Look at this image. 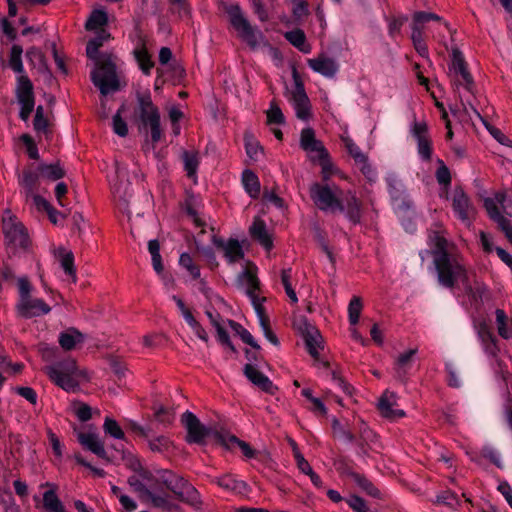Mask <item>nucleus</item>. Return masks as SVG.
Returning a JSON list of instances; mask_svg holds the SVG:
<instances>
[{
	"label": "nucleus",
	"instance_id": "1",
	"mask_svg": "<svg viewBox=\"0 0 512 512\" xmlns=\"http://www.w3.org/2000/svg\"><path fill=\"white\" fill-rule=\"evenodd\" d=\"M310 197L316 207L323 212L344 213L353 223L361 218V201L352 191L346 193L332 182L313 183L309 189Z\"/></svg>",
	"mask_w": 512,
	"mask_h": 512
},
{
	"label": "nucleus",
	"instance_id": "2",
	"mask_svg": "<svg viewBox=\"0 0 512 512\" xmlns=\"http://www.w3.org/2000/svg\"><path fill=\"white\" fill-rule=\"evenodd\" d=\"M109 38L110 34L106 30L101 29L97 35L88 42L86 47L87 56L94 62L91 80L102 95H107L119 89L115 56L111 53H99V48Z\"/></svg>",
	"mask_w": 512,
	"mask_h": 512
},
{
	"label": "nucleus",
	"instance_id": "3",
	"mask_svg": "<svg viewBox=\"0 0 512 512\" xmlns=\"http://www.w3.org/2000/svg\"><path fill=\"white\" fill-rule=\"evenodd\" d=\"M489 218L494 221L512 244V193L499 191L484 199Z\"/></svg>",
	"mask_w": 512,
	"mask_h": 512
},
{
	"label": "nucleus",
	"instance_id": "4",
	"mask_svg": "<svg viewBox=\"0 0 512 512\" xmlns=\"http://www.w3.org/2000/svg\"><path fill=\"white\" fill-rule=\"evenodd\" d=\"M439 283L452 288L456 283L460 285L469 277L463 259L454 253H442L434 259Z\"/></svg>",
	"mask_w": 512,
	"mask_h": 512
},
{
	"label": "nucleus",
	"instance_id": "5",
	"mask_svg": "<svg viewBox=\"0 0 512 512\" xmlns=\"http://www.w3.org/2000/svg\"><path fill=\"white\" fill-rule=\"evenodd\" d=\"M17 288L19 297L16 310L19 316L23 318H33L50 312L51 308L47 303L32 295L34 288L27 277L18 278Z\"/></svg>",
	"mask_w": 512,
	"mask_h": 512
},
{
	"label": "nucleus",
	"instance_id": "6",
	"mask_svg": "<svg viewBox=\"0 0 512 512\" xmlns=\"http://www.w3.org/2000/svg\"><path fill=\"white\" fill-rule=\"evenodd\" d=\"M226 12L229 16L231 25L237 32L238 37L252 50H256L266 44L263 33L258 28L253 27L250 24L238 5L228 6Z\"/></svg>",
	"mask_w": 512,
	"mask_h": 512
},
{
	"label": "nucleus",
	"instance_id": "7",
	"mask_svg": "<svg viewBox=\"0 0 512 512\" xmlns=\"http://www.w3.org/2000/svg\"><path fill=\"white\" fill-rule=\"evenodd\" d=\"M45 372L52 382L65 391H75L79 386L81 372L71 358L46 366Z\"/></svg>",
	"mask_w": 512,
	"mask_h": 512
},
{
	"label": "nucleus",
	"instance_id": "8",
	"mask_svg": "<svg viewBox=\"0 0 512 512\" xmlns=\"http://www.w3.org/2000/svg\"><path fill=\"white\" fill-rule=\"evenodd\" d=\"M449 75L455 86L456 91L460 94V89L472 92L474 81L467 69L462 52L458 48H453L451 52V63L449 64Z\"/></svg>",
	"mask_w": 512,
	"mask_h": 512
},
{
	"label": "nucleus",
	"instance_id": "9",
	"mask_svg": "<svg viewBox=\"0 0 512 512\" xmlns=\"http://www.w3.org/2000/svg\"><path fill=\"white\" fill-rule=\"evenodd\" d=\"M3 233L5 243L9 249L15 250L17 248H25L28 244L27 232L16 217L12 216L9 212L3 216Z\"/></svg>",
	"mask_w": 512,
	"mask_h": 512
},
{
	"label": "nucleus",
	"instance_id": "10",
	"mask_svg": "<svg viewBox=\"0 0 512 512\" xmlns=\"http://www.w3.org/2000/svg\"><path fill=\"white\" fill-rule=\"evenodd\" d=\"M15 95L20 105L19 117L27 122L35 106L33 84L27 75H19L15 87Z\"/></svg>",
	"mask_w": 512,
	"mask_h": 512
},
{
	"label": "nucleus",
	"instance_id": "11",
	"mask_svg": "<svg viewBox=\"0 0 512 512\" xmlns=\"http://www.w3.org/2000/svg\"><path fill=\"white\" fill-rule=\"evenodd\" d=\"M255 269L256 268L254 266H250L244 269L238 276V284L241 288L244 289L245 294L251 300L256 314H260L261 308H263V299H260L256 294L259 281L256 277Z\"/></svg>",
	"mask_w": 512,
	"mask_h": 512
},
{
	"label": "nucleus",
	"instance_id": "12",
	"mask_svg": "<svg viewBox=\"0 0 512 512\" xmlns=\"http://www.w3.org/2000/svg\"><path fill=\"white\" fill-rule=\"evenodd\" d=\"M410 132L417 142V151L424 161H429L432 155V143L428 135V126L424 121H414Z\"/></svg>",
	"mask_w": 512,
	"mask_h": 512
},
{
	"label": "nucleus",
	"instance_id": "13",
	"mask_svg": "<svg viewBox=\"0 0 512 512\" xmlns=\"http://www.w3.org/2000/svg\"><path fill=\"white\" fill-rule=\"evenodd\" d=\"M181 422L187 430V441L189 443H202L211 434V430L202 425L199 419L190 411H186Z\"/></svg>",
	"mask_w": 512,
	"mask_h": 512
},
{
	"label": "nucleus",
	"instance_id": "14",
	"mask_svg": "<svg viewBox=\"0 0 512 512\" xmlns=\"http://www.w3.org/2000/svg\"><path fill=\"white\" fill-rule=\"evenodd\" d=\"M295 87L291 92L290 101L295 110L296 116L301 120H307L310 116V102L302 82L294 71Z\"/></svg>",
	"mask_w": 512,
	"mask_h": 512
},
{
	"label": "nucleus",
	"instance_id": "15",
	"mask_svg": "<svg viewBox=\"0 0 512 512\" xmlns=\"http://www.w3.org/2000/svg\"><path fill=\"white\" fill-rule=\"evenodd\" d=\"M452 206L457 218L469 227L471 225V220L475 215V208L471 204L469 197L462 189H456L454 191Z\"/></svg>",
	"mask_w": 512,
	"mask_h": 512
},
{
	"label": "nucleus",
	"instance_id": "16",
	"mask_svg": "<svg viewBox=\"0 0 512 512\" xmlns=\"http://www.w3.org/2000/svg\"><path fill=\"white\" fill-rule=\"evenodd\" d=\"M300 147L314 162L321 156H327V149L324 147L323 143L316 138L315 131L310 127L304 128L301 131Z\"/></svg>",
	"mask_w": 512,
	"mask_h": 512
},
{
	"label": "nucleus",
	"instance_id": "17",
	"mask_svg": "<svg viewBox=\"0 0 512 512\" xmlns=\"http://www.w3.org/2000/svg\"><path fill=\"white\" fill-rule=\"evenodd\" d=\"M387 183L394 209L406 211L412 208V201L403 189L401 182L396 177L391 176L387 179Z\"/></svg>",
	"mask_w": 512,
	"mask_h": 512
},
{
	"label": "nucleus",
	"instance_id": "18",
	"mask_svg": "<svg viewBox=\"0 0 512 512\" xmlns=\"http://www.w3.org/2000/svg\"><path fill=\"white\" fill-rule=\"evenodd\" d=\"M307 64L314 72L326 78H334L339 71L337 61L325 54H320L316 58L308 59Z\"/></svg>",
	"mask_w": 512,
	"mask_h": 512
},
{
	"label": "nucleus",
	"instance_id": "19",
	"mask_svg": "<svg viewBox=\"0 0 512 512\" xmlns=\"http://www.w3.org/2000/svg\"><path fill=\"white\" fill-rule=\"evenodd\" d=\"M41 177L38 170L34 171L32 169H26L18 175L21 193L27 202L29 201L30 195H33V193H36L38 190Z\"/></svg>",
	"mask_w": 512,
	"mask_h": 512
},
{
	"label": "nucleus",
	"instance_id": "20",
	"mask_svg": "<svg viewBox=\"0 0 512 512\" xmlns=\"http://www.w3.org/2000/svg\"><path fill=\"white\" fill-rule=\"evenodd\" d=\"M77 439L79 443L87 450L96 454L98 457L106 459L107 452L104 443L95 432H78Z\"/></svg>",
	"mask_w": 512,
	"mask_h": 512
},
{
	"label": "nucleus",
	"instance_id": "21",
	"mask_svg": "<svg viewBox=\"0 0 512 512\" xmlns=\"http://www.w3.org/2000/svg\"><path fill=\"white\" fill-rule=\"evenodd\" d=\"M378 408L382 416L389 419L401 418L405 412L397 408V396L393 392H385L379 399Z\"/></svg>",
	"mask_w": 512,
	"mask_h": 512
},
{
	"label": "nucleus",
	"instance_id": "22",
	"mask_svg": "<svg viewBox=\"0 0 512 512\" xmlns=\"http://www.w3.org/2000/svg\"><path fill=\"white\" fill-rule=\"evenodd\" d=\"M139 116L143 124L160 117L157 107L153 104L150 93H144L137 97Z\"/></svg>",
	"mask_w": 512,
	"mask_h": 512
},
{
	"label": "nucleus",
	"instance_id": "23",
	"mask_svg": "<svg viewBox=\"0 0 512 512\" xmlns=\"http://www.w3.org/2000/svg\"><path fill=\"white\" fill-rule=\"evenodd\" d=\"M244 374L254 385L258 386L261 390L273 394L275 389L273 383L255 366L246 364L244 367Z\"/></svg>",
	"mask_w": 512,
	"mask_h": 512
},
{
	"label": "nucleus",
	"instance_id": "24",
	"mask_svg": "<svg viewBox=\"0 0 512 512\" xmlns=\"http://www.w3.org/2000/svg\"><path fill=\"white\" fill-rule=\"evenodd\" d=\"M250 235L253 239L259 242L266 250L273 247V240L267 230L265 222L260 218H255L250 226Z\"/></svg>",
	"mask_w": 512,
	"mask_h": 512
},
{
	"label": "nucleus",
	"instance_id": "25",
	"mask_svg": "<svg viewBox=\"0 0 512 512\" xmlns=\"http://www.w3.org/2000/svg\"><path fill=\"white\" fill-rule=\"evenodd\" d=\"M465 294L474 302H482L488 293L487 286L474 278L470 279V276L461 285Z\"/></svg>",
	"mask_w": 512,
	"mask_h": 512
},
{
	"label": "nucleus",
	"instance_id": "26",
	"mask_svg": "<svg viewBox=\"0 0 512 512\" xmlns=\"http://www.w3.org/2000/svg\"><path fill=\"white\" fill-rule=\"evenodd\" d=\"M216 245L221 247L225 259L229 264L238 262L244 257V252L238 240L229 239L228 241H216Z\"/></svg>",
	"mask_w": 512,
	"mask_h": 512
},
{
	"label": "nucleus",
	"instance_id": "27",
	"mask_svg": "<svg viewBox=\"0 0 512 512\" xmlns=\"http://www.w3.org/2000/svg\"><path fill=\"white\" fill-rule=\"evenodd\" d=\"M216 439L226 448L230 449L235 445L240 448L242 453L247 458H253L255 455V451L250 447V445L240 439H238L234 435L224 434V433H215Z\"/></svg>",
	"mask_w": 512,
	"mask_h": 512
},
{
	"label": "nucleus",
	"instance_id": "28",
	"mask_svg": "<svg viewBox=\"0 0 512 512\" xmlns=\"http://www.w3.org/2000/svg\"><path fill=\"white\" fill-rule=\"evenodd\" d=\"M42 486L50 487L43 494V507L45 510L47 512H65L64 505L56 494V486L49 482L42 484Z\"/></svg>",
	"mask_w": 512,
	"mask_h": 512
},
{
	"label": "nucleus",
	"instance_id": "29",
	"mask_svg": "<svg viewBox=\"0 0 512 512\" xmlns=\"http://www.w3.org/2000/svg\"><path fill=\"white\" fill-rule=\"evenodd\" d=\"M214 482L224 490L235 493H243L247 490V484L244 481L229 474L215 478Z\"/></svg>",
	"mask_w": 512,
	"mask_h": 512
},
{
	"label": "nucleus",
	"instance_id": "30",
	"mask_svg": "<svg viewBox=\"0 0 512 512\" xmlns=\"http://www.w3.org/2000/svg\"><path fill=\"white\" fill-rule=\"evenodd\" d=\"M284 37L291 45H293L302 53L308 54L311 52V45L306 42V36L303 30L294 29L287 31L284 34Z\"/></svg>",
	"mask_w": 512,
	"mask_h": 512
},
{
	"label": "nucleus",
	"instance_id": "31",
	"mask_svg": "<svg viewBox=\"0 0 512 512\" xmlns=\"http://www.w3.org/2000/svg\"><path fill=\"white\" fill-rule=\"evenodd\" d=\"M417 353V349H410L400 354L395 361V374L398 379L403 380L407 371L411 368L412 358Z\"/></svg>",
	"mask_w": 512,
	"mask_h": 512
},
{
	"label": "nucleus",
	"instance_id": "32",
	"mask_svg": "<svg viewBox=\"0 0 512 512\" xmlns=\"http://www.w3.org/2000/svg\"><path fill=\"white\" fill-rule=\"evenodd\" d=\"M134 57L145 75H149L154 63L143 43L139 44L133 51Z\"/></svg>",
	"mask_w": 512,
	"mask_h": 512
},
{
	"label": "nucleus",
	"instance_id": "33",
	"mask_svg": "<svg viewBox=\"0 0 512 512\" xmlns=\"http://www.w3.org/2000/svg\"><path fill=\"white\" fill-rule=\"evenodd\" d=\"M242 183L245 191L251 198H257L260 194V182L257 175L250 171L245 170L242 174Z\"/></svg>",
	"mask_w": 512,
	"mask_h": 512
},
{
	"label": "nucleus",
	"instance_id": "34",
	"mask_svg": "<svg viewBox=\"0 0 512 512\" xmlns=\"http://www.w3.org/2000/svg\"><path fill=\"white\" fill-rule=\"evenodd\" d=\"M428 244L433 248L432 255L434 259L442 253H450L447 250V240L440 231H430L428 234Z\"/></svg>",
	"mask_w": 512,
	"mask_h": 512
},
{
	"label": "nucleus",
	"instance_id": "35",
	"mask_svg": "<svg viewBox=\"0 0 512 512\" xmlns=\"http://www.w3.org/2000/svg\"><path fill=\"white\" fill-rule=\"evenodd\" d=\"M305 344L310 355L316 358L321 347V336L314 327H309L307 329L305 334Z\"/></svg>",
	"mask_w": 512,
	"mask_h": 512
},
{
	"label": "nucleus",
	"instance_id": "36",
	"mask_svg": "<svg viewBox=\"0 0 512 512\" xmlns=\"http://www.w3.org/2000/svg\"><path fill=\"white\" fill-rule=\"evenodd\" d=\"M316 161L321 166L322 183L330 182V178L336 175L343 178L342 173L332 164L328 153L327 156H321Z\"/></svg>",
	"mask_w": 512,
	"mask_h": 512
},
{
	"label": "nucleus",
	"instance_id": "37",
	"mask_svg": "<svg viewBox=\"0 0 512 512\" xmlns=\"http://www.w3.org/2000/svg\"><path fill=\"white\" fill-rule=\"evenodd\" d=\"M38 171L42 178H46L51 181H57L65 176V171L59 163L54 164H40Z\"/></svg>",
	"mask_w": 512,
	"mask_h": 512
},
{
	"label": "nucleus",
	"instance_id": "38",
	"mask_svg": "<svg viewBox=\"0 0 512 512\" xmlns=\"http://www.w3.org/2000/svg\"><path fill=\"white\" fill-rule=\"evenodd\" d=\"M60 253V264L65 274L71 279L73 283L76 282V270L74 267V256L71 251L61 249Z\"/></svg>",
	"mask_w": 512,
	"mask_h": 512
},
{
	"label": "nucleus",
	"instance_id": "39",
	"mask_svg": "<svg viewBox=\"0 0 512 512\" xmlns=\"http://www.w3.org/2000/svg\"><path fill=\"white\" fill-rule=\"evenodd\" d=\"M495 316L498 334L504 339L511 338L512 328L509 325V319L505 311L502 309H497L495 311Z\"/></svg>",
	"mask_w": 512,
	"mask_h": 512
},
{
	"label": "nucleus",
	"instance_id": "40",
	"mask_svg": "<svg viewBox=\"0 0 512 512\" xmlns=\"http://www.w3.org/2000/svg\"><path fill=\"white\" fill-rule=\"evenodd\" d=\"M144 501L150 503L156 508L165 510H170L173 507L170 497L166 493H155L150 490L149 495H146Z\"/></svg>",
	"mask_w": 512,
	"mask_h": 512
},
{
	"label": "nucleus",
	"instance_id": "41",
	"mask_svg": "<svg viewBox=\"0 0 512 512\" xmlns=\"http://www.w3.org/2000/svg\"><path fill=\"white\" fill-rule=\"evenodd\" d=\"M184 170L189 178H195L199 165V157L197 152L184 151L183 155Z\"/></svg>",
	"mask_w": 512,
	"mask_h": 512
},
{
	"label": "nucleus",
	"instance_id": "42",
	"mask_svg": "<svg viewBox=\"0 0 512 512\" xmlns=\"http://www.w3.org/2000/svg\"><path fill=\"white\" fill-rule=\"evenodd\" d=\"M151 451L157 453H168L173 448V442L166 436H157L148 440Z\"/></svg>",
	"mask_w": 512,
	"mask_h": 512
},
{
	"label": "nucleus",
	"instance_id": "43",
	"mask_svg": "<svg viewBox=\"0 0 512 512\" xmlns=\"http://www.w3.org/2000/svg\"><path fill=\"white\" fill-rule=\"evenodd\" d=\"M22 47L19 45H13L10 51L9 67L19 75L24 74V66L22 63Z\"/></svg>",
	"mask_w": 512,
	"mask_h": 512
},
{
	"label": "nucleus",
	"instance_id": "44",
	"mask_svg": "<svg viewBox=\"0 0 512 512\" xmlns=\"http://www.w3.org/2000/svg\"><path fill=\"white\" fill-rule=\"evenodd\" d=\"M82 341V335L76 330H69L59 335V344L64 350H72Z\"/></svg>",
	"mask_w": 512,
	"mask_h": 512
},
{
	"label": "nucleus",
	"instance_id": "45",
	"mask_svg": "<svg viewBox=\"0 0 512 512\" xmlns=\"http://www.w3.org/2000/svg\"><path fill=\"white\" fill-rule=\"evenodd\" d=\"M227 323L230 326V328L241 338V340L244 343L250 345L254 349L260 348V346L254 340L251 333L247 329H245L241 324H239L233 320H228Z\"/></svg>",
	"mask_w": 512,
	"mask_h": 512
},
{
	"label": "nucleus",
	"instance_id": "46",
	"mask_svg": "<svg viewBox=\"0 0 512 512\" xmlns=\"http://www.w3.org/2000/svg\"><path fill=\"white\" fill-rule=\"evenodd\" d=\"M178 499L194 507H198L201 504L200 495L191 484L179 492Z\"/></svg>",
	"mask_w": 512,
	"mask_h": 512
},
{
	"label": "nucleus",
	"instance_id": "47",
	"mask_svg": "<svg viewBox=\"0 0 512 512\" xmlns=\"http://www.w3.org/2000/svg\"><path fill=\"white\" fill-rule=\"evenodd\" d=\"M351 476L355 483L368 495L373 497H379V490L373 485V483L368 480L365 476L360 475L358 473H351Z\"/></svg>",
	"mask_w": 512,
	"mask_h": 512
},
{
	"label": "nucleus",
	"instance_id": "48",
	"mask_svg": "<svg viewBox=\"0 0 512 512\" xmlns=\"http://www.w3.org/2000/svg\"><path fill=\"white\" fill-rule=\"evenodd\" d=\"M362 301L359 297L354 296L348 305V319L351 326H355L359 322L362 311Z\"/></svg>",
	"mask_w": 512,
	"mask_h": 512
},
{
	"label": "nucleus",
	"instance_id": "49",
	"mask_svg": "<svg viewBox=\"0 0 512 512\" xmlns=\"http://www.w3.org/2000/svg\"><path fill=\"white\" fill-rule=\"evenodd\" d=\"M108 21V17L105 11L103 10H95L90 15L89 19L86 22L87 30H95L104 26Z\"/></svg>",
	"mask_w": 512,
	"mask_h": 512
},
{
	"label": "nucleus",
	"instance_id": "50",
	"mask_svg": "<svg viewBox=\"0 0 512 512\" xmlns=\"http://www.w3.org/2000/svg\"><path fill=\"white\" fill-rule=\"evenodd\" d=\"M33 127L37 133L45 135L48 133V120L45 116L44 107L41 105L36 108Z\"/></svg>",
	"mask_w": 512,
	"mask_h": 512
},
{
	"label": "nucleus",
	"instance_id": "51",
	"mask_svg": "<svg viewBox=\"0 0 512 512\" xmlns=\"http://www.w3.org/2000/svg\"><path fill=\"white\" fill-rule=\"evenodd\" d=\"M244 141L247 155L251 159H258L259 155L263 153L259 142L251 134H245Z\"/></svg>",
	"mask_w": 512,
	"mask_h": 512
},
{
	"label": "nucleus",
	"instance_id": "52",
	"mask_svg": "<svg viewBox=\"0 0 512 512\" xmlns=\"http://www.w3.org/2000/svg\"><path fill=\"white\" fill-rule=\"evenodd\" d=\"M291 275H292L291 268L282 270L281 282L284 286L285 292H286L287 296L289 297L290 301L292 303L296 304L298 302V297H297L296 292L293 289L292 284H291Z\"/></svg>",
	"mask_w": 512,
	"mask_h": 512
},
{
	"label": "nucleus",
	"instance_id": "53",
	"mask_svg": "<svg viewBox=\"0 0 512 512\" xmlns=\"http://www.w3.org/2000/svg\"><path fill=\"white\" fill-rule=\"evenodd\" d=\"M103 430L105 434L111 436L114 439H124V432L116 420L106 417L103 424Z\"/></svg>",
	"mask_w": 512,
	"mask_h": 512
},
{
	"label": "nucleus",
	"instance_id": "54",
	"mask_svg": "<svg viewBox=\"0 0 512 512\" xmlns=\"http://www.w3.org/2000/svg\"><path fill=\"white\" fill-rule=\"evenodd\" d=\"M179 264L181 267L186 269L194 279H198L200 277V269L194 264L190 254L182 253L179 258Z\"/></svg>",
	"mask_w": 512,
	"mask_h": 512
},
{
	"label": "nucleus",
	"instance_id": "55",
	"mask_svg": "<svg viewBox=\"0 0 512 512\" xmlns=\"http://www.w3.org/2000/svg\"><path fill=\"white\" fill-rule=\"evenodd\" d=\"M165 483L168 489H170L178 498L179 492L183 491V489L190 484L182 477L176 475H171L170 478L165 479Z\"/></svg>",
	"mask_w": 512,
	"mask_h": 512
},
{
	"label": "nucleus",
	"instance_id": "56",
	"mask_svg": "<svg viewBox=\"0 0 512 512\" xmlns=\"http://www.w3.org/2000/svg\"><path fill=\"white\" fill-rule=\"evenodd\" d=\"M343 142L345 145V148L349 152V154L353 157L355 162L363 161V158L367 157L361 149L354 143L352 139L349 137L343 138Z\"/></svg>",
	"mask_w": 512,
	"mask_h": 512
},
{
	"label": "nucleus",
	"instance_id": "57",
	"mask_svg": "<svg viewBox=\"0 0 512 512\" xmlns=\"http://www.w3.org/2000/svg\"><path fill=\"white\" fill-rule=\"evenodd\" d=\"M214 328L216 329V332H217L218 341L223 346L228 347L232 352H236V349H235L234 345L232 344V342L230 341V337H229L227 331L225 330V328L223 327V325L220 322H215Z\"/></svg>",
	"mask_w": 512,
	"mask_h": 512
},
{
	"label": "nucleus",
	"instance_id": "58",
	"mask_svg": "<svg viewBox=\"0 0 512 512\" xmlns=\"http://www.w3.org/2000/svg\"><path fill=\"white\" fill-rule=\"evenodd\" d=\"M130 487L138 493L139 497L144 500L146 495H149L150 489H148L145 484L137 477V476H130L127 480Z\"/></svg>",
	"mask_w": 512,
	"mask_h": 512
},
{
	"label": "nucleus",
	"instance_id": "59",
	"mask_svg": "<svg viewBox=\"0 0 512 512\" xmlns=\"http://www.w3.org/2000/svg\"><path fill=\"white\" fill-rule=\"evenodd\" d=\"M257 316L259 318L260 325L262 327L263 333H264L265 337L267 338V340L269 342H271L272 344L277 345L278 339H277L276 335L269 328L268 320L264 315V308H261V312H260V314H257Z\"/></svg>",
	"mask_w": 512,
	"mask_h": 512
},
{
	"label": "nucleus",
	"instance_id": "60",
	"mask_svg": "<svg viewBox=\"0 0 512 512\" xmlns=\"http://www.w3.org/2000/svg\"><path fill=\"white\" fill-rule=\"evenodd\" d=\"M267 119L269 124L284 123V115L279 106L274 102H271L270 108L267 111Z\"/></svg>",
	"mask_w": 512,
	"mask_h": 512
},
{
	"label": "nucleus",
	"instance_id": "61",
	"mask_svg": "<svg viewBox=\"0 0 512 512\" xmlns=\"http://www.w3.org/2000/svg\"><path fill=\"white\" fill-rule=\"evenodd\" d=\"M480 337L487 354L495 355L497 351L495 337L489 331L480 332Z\"/></svg>",
	"mask_w": 512,
	"mask_h": 512
},
{
	"label": "nucleus",
	"instance_id": "62",
	"mask_svg": "<svg viewBox=\"0 0 512 512\" xmlns=\"http://www.w3.org/2000/svg\"><path fill=\"white\" fill-rule=\"evenodd\" d=\"M155 417L164 425L171 424L174 420V412L162 405H158L155 407Z\"/></svg>",
	"mask_w": 512,
	"mask_h": 512
},
{
	"label": "nucleus",
	"instance_id": "63",
	"mask_svg": "<svg viewBox=\"0 0 512 512\" xmlns=\"http://www.w3.org/2000/svg\"><path fill=\"white\" fill-rule=\"evenodd\" d=\"M437 502L445 504L452 509H455L459 506V499L457 495L452 491H445L441 495H438Z\"/></svg>",
	"mask_w": 512,
	"mask_h": 512
},
{
	"label": "nucleus",
	"instance_id": "64",
	"mask_svg": "<svg viewBox=\"0 0 512 512\" xmlns=\"http://www.w3.org/2000/svg\"><path fill=\"white\" fill-rule=\"evenodd\" d=\"M113 131L120 137H125L128 134V127L126 122L122 119L120 111H118L112 120Z\"/></svg>",
	"mask_w": 512,
	"mask_h": 512
}]
</instances>
